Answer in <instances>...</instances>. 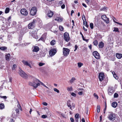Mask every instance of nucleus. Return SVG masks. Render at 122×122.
I'll use <instances>...</instances> for the list:
<instances>
[{"mask_svg": "<svg viewBox=\"0 0 122 122\" xmlns=\"http://www.w3.org/2000/svg\"><path fill=\"white\" fill-rule=\"evenodd\" d=\"M82 5L84 6L85 7V8L87 7V6L84 3H83L82 4Z\"/></svg>", "mask_w": 122, "mask_h": 122, "instance_id": "56", "label": "nucleus"}, {"mask_svg": "<svg viewBox=\"0 0 122 122\" xmlns=\"http://www.w3.org/2000/svg\"><path fill=\"white\" fill-rule=\"evenodd\" d=\"M77 64L79 67H80L83 65V64L81 62L78 63Z\"/></svg>", "mask_w": 122, "mask_h": 122, "instance_id": "31", "label": "nucleus"}, {"mask_svg": "<svg viewBox=\"0 0 122 122\" xmlns=\"http://www.w3.org/2000/svg\"><path fill=\"white\" fill-rule=\"evenodd\" d=\"M56 43V41L54 40H53L51 42L50 44L52 46L54 45Z\"/></svg>", "mask_w": 122, "mask_h": 122, "instance_id": "26", "label": "nucleus"}, {"mask_svg": "<svg viewBox=\"0 0 122 122\" xmlns=\"http://www.w3.org/2000/svg\"><path fill=\"white\" fill-rule=\"evenodd\" d=\"M102 18L103 20H105L107 18L106 17V16L105 15H102Z\"/></svg>", "mask_w": 122, "mask_h": 122, "instance_id": "29", "label": "nucleus"}, {"mask_svg": "<svg viewBox=\"0 0 122 122\" xmlns=\"http://www.w3.org/2000/svg\"><path fill=\"white\" fill-rule=\"evenodd\" d=\"M9 8L8 7H7L5 10V13H7L9 12Z\"/></svg>", "mask_w": 122, "mask_h": 122, "instance_id": "28", "label": "nucleus"}, {"mask_svg": "<svg viewBox=\"0 0 122 122\" xmlns=\"http://www.w3.org/2000/svg\"><path fill=\"white\" fill-rule=\"evenodd\" d=\"M40 81L38 79H36L34 80L33 82H30L29 84L30 85L33 86L35 88H36L38 86L40 85V84L39 82Z\"/></svg>", "mask_w": 122, "mask_h": 122, "instance_id": "1", "label": "nucleus"}, {"mask_svg": "<svg viewBox=\"0 0 122 122\" xmlns=\"http://www.w3.org/2000/svg\"><path fill=\"white\" fill-rule=\"evenodd\" d=\"M45 64L42 62H40L39 63V65L40 66H42L44 65Z\"/></svg>", "mask_w": 122, "mask_h": 122, "instance_id": "42", "label": "nucleus"}, {"mask_svg": "<svg viewBox=\"0 0 122 122\" xmlns=\"http://www.w3.org/2000/svg\"><path fill=\"white\" fill-rule=\"evenodd\" d=\"M19 74L23 78L25 79L27 78V75L20 69L19 70Z\"/></svg>", "mask_w": 122, "mask_h": 122, "instance_id": "6", "label": "nucleus"}, {"mask_svg": "<svg viewBox=\"0 0 122 122\" xmlns=\"http://www.w3.org/2000/svg\"><path fill=\"white\" fill-rule=\"evenodd\" d=\"M7 49V47L5 46H3L0 47V49L2 51L6 50Z\"/></svg>", "mask_w": 122, "mask_h": 122, "instance_id": "25", "label": "nucleus"}, {"mask_svg": "<svg viewBox=\"0 0 122 122\" xmlns=\"http://www.w3.org/2000/svg\"><path fill=\"white\" fill-rule=\"evenodd\" d=\"M54 90L57 93H59V91L56 88H54Z\"/></svg>", "mask_w": 122, "mask_h": 122, "instance_id": "40", "label": "nucleus"}, {"mask_svg": "<svg viewBox=\"0 0 122 122\" xmlns=\"http://www.w3.org/2000/svg\"><path fill=\"white\" fill-rule=\"evenodd\" d=\"M22 62L24 65L26 66H28L30 68H32V67L30 64L32 63V61H28L25 60H23L22 61Z\"/></svg>", "mask_w": 122, "mask_h": 122, "instance_id": "4", "label": "nucleus"}, {"mask_svg": "<svg viewBox=\"0 0 122 122\" xmlns=\"http://www.w3.org/2000/svg\"><path fill=\"white\" fill-rule=\"evenodd\" d=\"M104 77V75L103 73H101L99 75V80L100 81H102L103 80Z\"/></svg>", "mask_w": 122, "mask_h": 122, "instance_id": "14", "label": "nucleus"}, {"mask_svg": "<svg viewBox=\"0 0 122 122\" xmlns=\"http://www.w3.org/2000/svg\"><path fill=\"white\" fill-rule=\"evenodd\" d=\"M118 97V94L117 93H115L114 95V98H117Z\"/></svg>", "mask_w": 122, "mask_h": 122, "instance_id": "39", "label": "nucleus"}, {"mask_svg": "<svg viewBox=\"0 0 122 122\" xmlns=\"http://www.w3.org/2000/svg\"><path fill=\"white\" fill-rule=\"evenodd\" d=\"M64 39L67 42H68L69 40L70 37L68 33L66 32L64 35Z\"/></svg>", "mask_w": 122, "mask_h": 122, "instance_id": "10", "label": "nucleus"}, {"mask_svg": "<svg viewBox=\"0 0 122 122\" xmlns=\"http://www.w3.org/2000/svg\"><path fill=\"white\" fill-rule=\"evenodd\" d=\"M78 94L80 95H82L83 94V92L82 91L79 92L78 93Z\"/></svg>", "mask_w": 122, "mask_h": 122, "instance_id": "54", "label": "nucleus"}, {"mask_svg": "<svg viewBox=\"0 0 122 122\" xmlns=\"http://www.w3.org/2000/svg\"><path fill=\"white\" fill-rule=\"evenodd\" d=\"M117 105V103L116 102H113L112 103V107L114 108H116Z\"/></svg>", "mask_w": 122, "mask_h": 122, "instance_id": "20", "label": "nucleus"}, {"mask_svg": "<svg viewBox=\"0 0 122 122\" xmlns=\"http://www.w3.org/2000/svg\"><path fill=\"white\" fill-rule=\"evenodd\" d=\"M70 120L71 122H74V120L73 118H70Z\"/></svg>", "mask_w": 122, "mask_h": 122, "instance_id": "52", "label": "nucleus"}, {"mask_svg": "<svg viewBox=\"0 0 122 122\" xmlns=\"http://www.w3.org/2000/svg\"><path fill=\"white\" fill-rule=\"evenodd\" d=\"M60 30L61 31H62L63 30V27L62 26H60L59 27Z\"/></svg>", "mask_w": 122, "mask_h": 122, "instance_id": "38", "label": "nucleus"}, {"mask_svg": "<svg viewBox=\"0 0 122 122\" xmlns=\"http://www.w3.org/2000/svg\"><path fill=\"white\" fill-rule=\"evenodd\" d=\"M113 93V90L111 88H109L108 89V94L110 95H111Z\"/></svg>", "mask_w": 122, "mask_h": 122, "instance_id": "15", "label": "nucleus"}, {"mask_svg": "<svg viewBox=\"0 0 122 122\" xmlns=\"http://www.w3.org/2000/svg\"><path fill=\"white\" fill-rule=\"evenodd\" d=\"M93 55L95 58L97 59H99L100 56L99 54L97 51L93 52Z\"/></svg>", "mask_w": 122, "mask_h": 122, "instance_id": "12", "label": "nucleus"}, {"mask_svg": "<svg viewBox=\"0 0 122 122\" xmlns=\"http://www.w3.org/2000/svg\"><path fill=\"white\" fill-rule=\"evenodd\" d=\"M81 121L82 122H85V120L84 118H82Z\"/></svg>", "mask_w": 122, "mask_h": 122, "instance_id": "59", "label": "nucleus"}, {"mask_svg": "<svg viewBox=\"0 0 122 122\" xmlns=\"http://www.w3.org/2000/svg\"><path fill=\"white\" fill-rule=\"evenodd\" d=\"M70 50L67 48H63V52L64 56H67L69 54L70 52Z\"/></svg>", "mask_w": 122, "mask_h": 122, "instance_id": "7", "label": "nucleus"}, {"mask_svg": "<svg viewBox=\"0 0 122 122\" xmlns=\"http://www.w3.org/2000/svg\"><path fill=\"white\" fill-rule=\"evenodd\" d=\"M85 26L86 27H88V25L87 24V21L86 22V25H85Z\"/></svg>", "mask_w": 122, "mask_h": 122, "instance_id": "62", "label": "nucleus"}, {"mask_svg": "<svg viewBox=\"0 0 122 122\" xmlns=\"http://www.w3.org/2000/svg\"><path fill=\"white\" fill-rule=\"evenodd\" d=\"M45 106H47V103L45 102H44L42 103Z\"/></svg>", "mask_w": 122, "mask_h": 122, "instance_id": "53", "label": "nucleus"}, {"mask_svg": "<svg viewBox=\"0 0 122 122\" xmlns=\"http://www.w3.org/2000/svg\"><path fill=\"white\" fill-rule=\"evenodd\" d=\"M11 16H9L8 18V20L9 21V22H10V19H11Z\"/></svg>", "mask_w": 122, "mask_h": 122, "instance_id": "50", "label": "nucleus"}, {"mask_svg": "<svg viewBox=\"0 0 122 122\" xmlns=\"http://www.w3.org/2000/svg\"><path fill=\"white\" fill-rule=\"evenodd\" d=\"M85 0L87 4H89L90 0Z\"/></svg>", "mask_w": 122, "mask_h": 122, "instance_id": "55", "label": "nucleus"}, {"mask_svg": "<svg viewBox=\"0 0 122 122\" xmlns=\"http://www.w3.org/2000/svg\"><path fill=\"white\" fill-rule=\"evenodd\" d=\"M17 106H18V107L19 109H20V110H21V111H22V109L21 108V107H20V105L19 104H18L17 105Z\"/></svg>", "mask_w": 122, "mask_h": 122, "instance_id": "48", "label": "nucleus"}, {"mask_svg": "<svg viewBox=\"0 0 122 122\" xmlns=\"http://www.w3.org/2000/svg\"><path fill=\"white\" fill-rule=\"evenodd\" d=\"M16 66L15 64H14L12 66V69L14 70L15 69V68L16 67Z\"/></svg>", "mask_w": 122, "mask_h": 122, "instance_id": "44", "label": "nucleus"}, {"mask_svg": "<svg viewBox=\"0 0 122 122\" xmlns=\"http://www.w3.org/2000/svg\"><path fill=\"white\" fill-rule=\"evenodd\" d=\"M36 22V20H34L33 21L29 23L28 25V28L29 29H32L35 27V23Z\"/></svg>", "mask_w": 122, "mask_h": 122, "instance_id": "5", "label": "nucleus"}, {"mask_svg": "<svg viewBox=\"0 0 122 122\" xmlns=\"http://www.w3.org/2000/svg\"><path fill=\"white\" fill-rule=\"evenodd\" d=\"M30 34L33 38H36L37 37V32L35 30H33L30 32Z\"/></svg>", "mask_w": 122, "mask_h": 122, "instance_id": "11", "label": "nucleus"}, {"mask_svg": "<svg viewBox=\"0 0 122 122\" xmlns=\"http://www.w3.org/2000/svg\"><path fill=\"white\" fill-rule=\"evenodd\" d=\"M10 54H8L6 55L5 56L6 60L7 61H9V60L10 57Z\"/></svg>", "mask_w": 122, "mask_h": 122, "instance_id": "23", "label": "nucleus"}, {"mask_svg": "<svg viewBox=\"0 0 122 122\" xmlns=\"http://www.w3.org/2000/svg\"><path fill=\"white\" fill-rule=\"evenodd\" d=\"M65 5L64 4H63L61 6V7L62 9H64L65 8Z\"/></svg>", "mask_w": 122, "mask_h": 122, "instance_id": "51", "label": "nucleus"}, {"mask_svg": "<svg viewBox=\"0 0 122 122\" xmlns=\"http://www.w3.org/2000/svg\"><path fill=\"white\" fill-rule=\"evenodd\" d=\"M21 13L25 15H26L28 14V12L27 10L25 9H23L21 10L20 11Z\"/></svg>", "mask_w": 122, "mask_h": 122, "instance_id": "13", "label": "nucleus"}, {"mask_svg": "<svg viewBox=\"0 0 122 122\" xmlns=\"http://www.w3.org/2000/svg\"><path fill=\"white\" fill-rule=\"evenodd\" d=\"M116 56L118 59H120L122 57V54L121 53H117L116 54Z\"/></svg>", "mask_w": 122, "mask_h": 122, "instance_id": "17", "label": "nucleus"}, {"mask_svg": "<svg viewBox=\"0 0 122 122\" xmlns=\"http://www.w3.org/2000/svg\"><path fill=\"white\" fill-rule=\"evenodd\" d=\"M16 113H19V110L18 109H16Z\"/></svg>", "mask_w": 122, "mask_h": 122, "instance_id": "57", "label": "nucleus"}, {"mask_svg": "<svg viewBox=\"0 0 122 122\" xmlns=\"http://www.w3.org/2000/svg\"><path fill=\"white\" fill-rule=\"evenodd\" d=\"M75 118H79V115L78 114H76L75 115Z\"/></svg>", "mask_w": 122, "mask_h": 122, "instance_id": "45", "label": "nucleus"}, {"mask_svg": "<svg viewBox=\"0 0 122 122\" xmlns=\"http://www.w3.org/2000/svg\"><path fill=\"white\" fill-rule=\"evenodd\" d=\"M104 43L102 42H101L99 43L98 45V46L99 48H102L104 46Z\"/></svg>", "mask_w": 122, "mask_h": 122, "instance_id": "19", "label": "nucleus"}, {"mask_svg": "<svg viewBox=\"0 0 122 122\" xmlns=\"http://www.w3.org/2000/svg\"><path fill=\"white\" fill-rule=\"evenodd\" d=\"M41 117L43 118H45L47 117V116L46 115H43Z\"/></svg>", "mask_w": 122, "mask_h": 122, "instance_id": "46", "label": "nucleus"}, {"mask_svg": "<svg viewBox=\"0 0 122 122\" xmlns=\"http://www.w3.org/2000/svg\"><path fill=\"white\" fill-rule=\"evenodd\" d=\"M114 30H113V31H115L116 32H119L118 29L117 28H114Z\"/></svg>", "mask_w": 122, "mask_h": 122, "instance_id": "36", "label": "nucleus"}, {"mask_svg": "<svg viewBox=\"0 0 122 122\" xmlns=\"http://www.w3.org/2000/svg\"><path fill=\"white\" fill-rule=\"evenodd\" d=\"M78 46L77 45H76L75 46V49L74 50V51H75L78 48Z\"/></svg>", "mask_w": 122, "mask_h": 122, "instance_id": "49", "label": "nucleus"}, {"mask_svg": "<svg viewBox=\"0 0 122 122\" xmlns=\"http://www.w3.org/2000/svg\"><path fill=\"white\" fill-rule=\"evenodd\" d=\"M63 3L62 1H60L59 2V4L61 5Z\"/></svg>", "mask_w": 122, "mask_h": 122, "instance_id": "58", "label": "nucleus"}, {"mask_svg": "<svg viewBox=\"0 0 122 122\" xmlns=\"http://www.w3.org/2000/svg\"><path fill=\"white\" fill-rule=\"evenodd\" d=\"M75 80V78L74 77H73L72 79L70 80V81L71 83H72Z\"/></svg>", "mask_w": 122, "mask_h": 122, "instance_id": "32", "label": "nucleus"}, {"mask_svg": "<svg viewBox=\"0 0 122 122\" xmlns=\"http://www.w3.org/2000/svg\"><path fill=\"white\" fill-rule=\"evenodd\" d=\"M55 20H57L59 22H61L62 21V19L61 18L57 17L55 19Z\"/></svg>", "mask_w": 122, "mask_h": 122, "instance_id": "21", "label": "nucleus"}, {"mask_svg": "<svg viewBox=\"0 0 122 122\" xmlns=\"http://www.w3.org/2000/svg\"><path fill=\"white\" fill-rule=\"evenodd\" d=\"M93 95L97 99H98V97L96 93H94V94Z\"/></svg>", "mask_w": 122, "mask_h": 122, "instance_id": "43", "label": "nucleus"}, {"mask_svg": "<svg viewBox=\"0 0 122 122\" xmlns=\"http://www.w3.org/2000/svg\"><path fill=\"white\" fill-rule=\"evenodd\" d=\"M104 21L106 22L107 24L109 22V19L108 18H107Z\"/></svg>", "mask_w": 122, "mask_h": 122, "instance_id": "35", "label": "nucleus"}, {"mask_svg": "<svg viewBox=\"0 0 122 122\" xmlns=\"http://www.w3.org/2000/svg\"><path fill=\"white\" fill-rule=\"evenodd\" d=\"M66 104L67 106L69 107L70 109L72 110L73 109H74L75 107V104L73 103H71V102L70 100H68Z\"/></svg>", "mask_w": 122, "mask_h": 122, "instance_id": "2", "label": "nucleus"}, {"mask_svg": "<svg viewBox=\"0 0 122 122\" xmlns=\"http://www.w3.org/2000/svg\"><path fill=\"white\" fill-rule=\"evenodd\" d=\"M93 43L94 45L97 46L98 44V42L97 41L95 40L93 42Z\"/></svg>", "mask_w": 122, "mask_h": 122, "instance_id": "30", "label": "nucleus"}, {"mask_svg": "<svg viewBox=\"0 0 122 122\" xmlns=\"http://www.w3.org/2000/svg\"><path fill=\"white\" fill-rule=\"evenodd\" d=\"M0 97L2 98H3L4 99H6L7 98V97L6 96H2L0 95Z\"/></svg>", "mask_w": 122, "mask_h": 122, "instance_id": "41", "label": "nucleus"}, {"mask_svg": "<svg viewBox=\"0 0 122 122\" xmlns=\"http://www.w3.org/2000/svg\"><path fill=\"white\" fill-rule=\"evenodd\" d=\"M67 90L68 92H70L71 91H72V87L71 86L70 87H68L67 88Z\"/></svg>", "mask_w": 122, "mask_h": 122, "instance_id": "27", "label": "nucleus"}, {"mask_svg": "<svg viewBox=\"0 0 122 122\" xmlns=\"http://www.w3.org/2000/svg\"><path fill=\"white\" fill-rule=\"evenodd\" d=\"M79 118H75V121L76 122H78Z\"/></svg>", "mask_w": 122, "mask_h": 122, "instance_id": "60", "label": "nucleus"}, {"mask_svg": "<svg viewBox=\"0 0 122 122\" xmlns=\"http://www.w3.org/2000/svg\"><path fill=\"white\" fill-rule=\"evenodd\" d=\"M89 47L90 50L92 48V45H90V46H89Z\"/></svg>", "mask_w": 122, "mask_h": 122, "instance_id": "64", "label": "nucleus"}, {"mask_svg": "<svg viewBox=\"0 0 122 122\" xmlns=\"http://www.w3.org/2000/svg\"><path fill=\"white\" fill-rule=\"evenodd\" d=\"M97 112H99L100 111V105H98L97 106Z\"/></svg>", "mask_w": 122, "mask_h": 122, "instance_id": "34", "label": "nucleus"}, {"mask_svg": "<svg viewBox=\"0 0 122 122\" xmlns=\"http://www.w3.org/2000/svg\"><path fill=\"white\" fill-rule=\"evenodd\" d=\"M107 7L105 6L101 8L100 9V10H107Z\"/></svg>", "mask_w": 122, "mask_h": 122, "instance_id": "33", "label": "nucleus"}, {"mask_svg": "<svg viewBox=\"0 0 122 122\" xmlns=\"http://www.w3.org/2000/svg\"><path fill=\"white\" fill-rule=\"evenodd\" d=\"M37 11L36 8L35 7H33L30 11V14L32 15H35L36 14Z\"/></svg>", "mask_w": 122, "mask_h": 122, "instance_id": "8", "label": "nucleus"}, {"mask_svg": "<svg viewBox=\"0 0 122 122\" xmlns=\"http://www.w3.org/2000/svg\"><path fill=\"white\" fill-rule=\"evenodd\" d=\"M109 114L108 116V118L110 120L113 121L116 119L115 115L112 112L109 113Z\"/></svg>", "mask_w": 122, "mask_h": 122, "instance_id": "3", "label": "nucleus"}, {"mask_svg": "<svg viewBox=\"0 0 122 122\" xmlns=\"http://www.w3.org/2000/svg\"><path fill=\"white\" fill-rule=\"evenodd\" d=\"M56 52V48L51 49L49 51V54L51 56L54 55Z\"/></svg>", "mask_w": 122, "mask_h": 122, "instance_id": "9", "label": "nucleus"}, {"mask_svg": "<svg viewBox=\"0 0 122 122\" xmlns=\"http://www.w3.org/2000/svg\"><path fill=\"white\" fill-rule=\"evenodd\" d=\"M112 73L114 77L117 80L118 79V77L117 76L116 74L114 71H113L112 72Z\"/></svg>", "mask_w": 122, "mask_h": 122, "instance_id": "22", "label": "nucleus"}, {"mask_svg": "<svg viewBox=\"0 0 122 122\" xmlns=\"http://www.w3.org/2000/svg\"><path fill=\"white\" fill-rule=\"evenodd\" d=\"M33 48L34 49L33 50V52H37L39 50V48L37 46H34Z\"/></svg>", "mask_w": 122, "mask_h": 122, "instance_id": "16", "label": "nucleus"}, {"mask_svg": "<svg viewBox=\"0 0 122 122\" xmlns=\"http://www.w3.org/2000/svg\"><path fill=\"white\" fill-rule=\"evenodd\" d=\"M54 14V13L52 11H50L48 12V13L47 14L48 16L50 17H51Z\"/></svg>", "mask_w": 122, "mask_h": 122, "instance_id": "18", "label": "nucleus"}, {"mask_svg": "<svg viewBox=\"0 0 122 122\" xmlns=\"http://www.w3.org/2000/svg\"><path fill=\"white\" fill-rule=\"evenodd\" d=\"M88 108H86V113L87 114H88Z\"/></svg>", "mask_w": 122, "mask_h": 122, "instance_id": "63", "label": "nucleus"}, {"mask_svg": "<svg viewBox=\"0 0 122 122\" xmlns=\"http://www.w3.org/2000/svg\"><path fill=\"white\" fill-rule=\"evenodd\" d=\"M71 95L72 96L74 97H76V94L74 92H72L71 94Z\"/></svg>", "mask_w": 122, "mask_h": 122, "instance_id": "47", "label": "nucleus"}, {"mask_svg": "<svg viewBox=\"0 0 122 122\" xmlns=\"http://www.w3.org/2000/svg\"><path fill=\"white\" fill-rule=\"evenodd\" d=\"M40 40L43 41L44 40V39L42 37H41L40 39Z\"/></svg>", "mask_w": 122, "mask_h": 122, "instance_id": "61", "label": "nucleus"}, {"mask_svg": "<svg viewBox=\"0 0 122 122\" xmlns=\"http://www.w3.org/2000/svg\"><path fill=\"white\" fill-rule=\"evenodd\" d=\"M5 105L3 103H1L0 104V109H3L5 108Z\"/></svg>", "mask_w": 122, "mask_h": 122, "instance_id": "24", "label": "nucleus"}, {"mask_svg": "<svg viewBox=\"0 0 122 122\" xmlns=\"http://www.w3.org/2000/svg\"><path fill=\"white\" fill-rule=\"evenodd\" d=\"M93 24L92 23H91L90 24V27L92 29L93 28Z\"/></svg>", "mask_w": 122, "mask_h": 122, "instance_id": "37", "label": "nucleus"}]
</instances>
